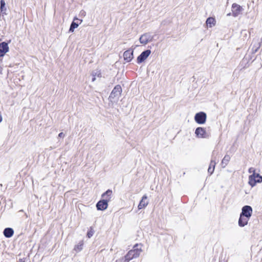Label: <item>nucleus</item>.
Returning <instances> with one entry per match:
<instances>
[{
	"label": "nucleus",
	"instance_id": "a878e982",
	"mask_svg": "<svg viewBox=\"0 0 262 262\" xmlns=\"http://www.w3.org/2000/svg\"><path fill=\"white\" fill-rule=\"evenodd\" d=\"M18 262H25V261L22 260V259H19Z\"/></svg>",
	"mask_w": 262,
	"mask_h": 262
},
{
	"label": "nucleus",
	"instance_id": "6ab92c4d",
	"mask_svg": "<svg viewBox=\"0 0 262 262\" xmlns=\"http://www.w3.org/2000/svg\"><path fill=\"white\" fill-rule=\"evenodd\" d=\"M230 160V157L229 155H225L222 161V165L225 167L228 163Z\"/></svg>",
	"mask_w": 262,
	"mask_h": 262
},
{
	"label": "nucleus",
	"instance_id": "6e6552de",
	"mask_svg": "<svg viewBox=\"0 0 262 262\" xmlns=\"http://www.w3.org/2000/svg\"><path fill=\"white\" fill-rule=\"evenodd\" d=\"M151 51L149 50H147L143 52L137 58V60L138 63H140L144 61L147 58L150 54Z\"/></svg>",
	"mask_w": 262,
	"mask_h": 262
},
{
	"label": "nucleus",
	"instance_id": "7ed1b4c3",
	"mask_svg": "<svg viewBox=\"0 0 262 262\" xmlns=\"http://www.w3.org/2000/svg\"><path fill=\"white\" fill-rule=\"evenodd\" d=\"M139 246L138 244H136L134 246V249L129 251L124 257V262H129L133 258L139 256L142 252V249L141 247L138 248Z\"/></svg>",
	"mask_w": 262,
	"mask_h": 262
},
{
	"label": "nucleus",
	"instance_id": "f8f14e48",
	"mask_svg": "<svg viewBox=\"0 0 262 262\" xmlns=\"http://www.w3.org/2000/svg\"><path fill=\"white\" fill-rule=\"evenodd\" d=\"M78 21H80L79 24H81L82 21V20H79L77 18H74L73 21L71 25L70 28L69 29L70 32H73L74 31V29L78 27Z\"/></svg>",
	"mask_w": 262,
	"mask_h": 262
},
{
	"label": "nucleus",
	"instance_id": "f3484780",
	"mask_svg": "<svg viewBox=\"0 0 262 262\" xmlns=\"http://www.w3.org/2000/svg\"><path fill=\"white\" fill-rule=\"evenodd\" d=\"M206 23V25L209 26V27L211 28L215 26L216 21L214 18L209 17L207 19Z\"/></svg>",
	"mask_w": 262,
	"mask_h": 262
},
{
	"label": "nucleus",
	"instance_id": "5701e85b",
	"mask_svg": "<svg viewBox=\"0 0 262 262\" xmlns=\"http://www.w3.org/2000/svg\"><path fill=\"white\" fill-rule=\"evenodd\" d=\"M65 136V135L63 133L61 132L58 134V137L59 138H64Z\"/></svg>",
	"mask_w": 262,
	"mask_h": 262
},
{
	"label": "nucleus",
	"instance_id": "412c9836",
	"mask_svg": "<svg viewBox=\"0 0 262 262\" xmlns=\"http://www.w3.org/2000/svg\"><path fill=\"white\" fill-rule=\"evenodd\" d=\"M1 12L3 14H6V8L5 7L6 3L4 0H1Z\"/></svg>",
	"mask_w": 262,
	"mask_h": 262
},
{
	"label": "nucleus",
	"instance_id": "20e7f679",
	"mask_svg": "<svg viewBox=\"0 0 262 262\" xmlns=\"http://www.w3.org/2000/svg\"><path fill=\"white\" fill-rule=\"evenodd\" d=\"M195 134L199 138L207 139L210 136V133L206 132V129L202 127H199L196 128Z\"/></svg>",
	"mask_w": 262,
	"mask_h": 262
},
{
	"label": "nucleus",
	"instance_id": "b1692460",
	"mask_svg": "<svg viewBox=\"0 0 262 262\" xmlns=\"http://www.w3.org/2000/svg\"><path fill=\"white\" fill-rule=\"evenodd\" d=\"M3 118L2 116L0 115V123L2 121Z\"/></svg>",
	"mask_w": 262,
	"mask_h": 262
},
{
	"label": "nucleus",
	"instance_id": "4be33fe9",
	"mask_svg": "<svg viewBox=\"0 0 262 262\" xmlns=\"http://www.w3.org/2000/svg\"><path fill=\"white\" fill-rule=\"evenodd\" d=\"M94 231L91 229L88 232V234H87V236L89 238H90L91 237H92L93 236V235L94 234Z\"/></svg>",
	"mask_w": 262,
	"mask_h": 262
},
{
	"label": "nucleus",
	"instance_id": "2eb2a0df",
	"mask_svg": "<svg viewBox=\"0 0 262 262\" xmlns=\"http://www.w3.org/2000/svg\"><path fill=\"white\" fill-rule=\"evenodd\" d=\"M147 197L146 195H144L142 197V200L140 202L138 206L139 210L145 207L148 205V202L147 201Z\"/></svg>",
	"mask_w": 262,
	"mask_h": 262
},
{
	"label": "nucleus",
	"instance_id": "bb28decb",
	"mask_svg": "<svg viewBox=\"0 0 262 262\" xmlns=\"http://www.w3.org/2000/svg\"><path fill=\"white\" fill-rule=\"evenodd\" d=\"M220 262H221V261H220Z\"/></svg>",
	"mask_w": 262,
	"mask_h": 262
},
{
	"label": "nucleus",
	"instance_id": "9b49d317",
	"mask_svg": "<svg viewBox=\"0 0 262 262\" xmlns=\"http://www.w3.org/2000/svg\"><path fill=\"white\" fill-rule=\"evenodd\" d=\"M9 51L8 43L5 42L0 43V57H3Z\"/></svg>",
	"mask_w": 262,
	"mask_h": 262
},
{
	"label": "nucleus",
	"instance_id": "423d86ee",
	"mask_svg": "<svg viewBox=\"0 0 262 262\" xmlns=\"http://www.w3.org/2000/svg\"><path fill=\"white\" fill-rule=\"evenodd\" d=\"M122 88L120 85H117L113 90L109 98L111 99H117L121 95Z\"/></svg>",
	"mask_w": 262,
	"mask_h": 262
},
{
	"label": "nucleus",
	"instance_id": "aec40b11",
	"mask_svg": "<svg viewBox=\"0 0 262 262\" xmlns=\"http://www.w3.org/2000/svg\"><path fill=\"white\" fill-rule=\"evenodd\" d=\"M83 243L82 241L80 242L77 245L74 247V250L77 252L80 251L83 248Z\"/></svg>",
	"mask_w": 262,
	"mask_h": 262
},
{
	"label": "nucleus",
	"instance_id": "dca6fc26",
	"mask_svg": "<svg viewBox=\"0 0 262 262\" xmlns=\"http://www.w3.org/2000/svg\"><path fill=\"white\" fill-rule=\"evenodd\" d=\"M13 233V230L10 228H7L4 231V234L6 237H11Z\"/></svg>",
	"mask_w": 262,
	"mask_h": 262
},
{
	"label": "nucleus",
	"instance_id": "0eeeda50",
	"mask_svg": "<svg viewBox=\"0 0 262 262\" xmlns=\"http://www.w3.org/2000/svg\"><path fill=\"white\" fill-rule=\"evenodd\" d=\"M152 39L153 36H152L149 33H146L140 36L139 41L141 44L145 45L148 42L151 41Z\"/></svg>",
	"mask_w": 262,
	"mask_h": 262
},
{
	"label": "nucleus",
	"instance_id": "1a4fd4ad",
	"mask_svg": "<svg viewBox=\"0 0 262 262\" xmlns=\"http://www.w3.org/2000/svg\"><path fill=\"white\" fill-rule=\"evenodd\" d=\"M252 213V208L250 206H245L242 208V211L241 214L250 218Z\"/></svg>",
	"mask_w": 262,
	"mask_h": 262
},
{
	"label": "nucleus",
	"instance_id": "a211bd4d",
	"mask_svg": "<svg viewBox=\"0 0 262 262\" xmlns=\"http://www.w3.org/2000/svg\"><path fill=\"white\" fill-rule=\"evenodd\" d=\"M215 164L216 163H215V161L211 160L210 163L209 167L208 169V171L209 173H210V174H211L214 171Z\"/></svg>",
	"mask_w": 262,
	"mask_h": 262
},
{
	"label": "nucleus",
	"instance_id": "9d476101",
	"mask_svg": "<svg viewBox=\"0 0 262 262\" xmlns=\"http://www.w3.org/2000/svg\"><path fill=\"white\" fill-rule=\"evenodd\" d=\"M133 53L134 51L132 49L125 51L123 53L124 59L127 62L130 61L134 57Z\"/></svg>",
	"mask_w": 262,
	"mask_h": 262
},
{
	"label": "nucleus",
	"instance_id": "f03ea898",
	"mask_svg": "<svg viewBox=\"0 0 262 262\" xmlns=\"http://www.w3.org/2000/svg\"><path fill=\"white\" fill-rule=\"evenodd\" d=\"M248 172L250 173H252L249 177V185L253 187L257 183H261L262 182V176H260L258 173H255V169L253 167H250Z\"/></svg>",
	"mask_w": 262,
	"mask_h": 262
},
{
	"label": "nucleus",
	"instance_id": "4468645a",
	"mask_svg": "<svg viewBox=\"0 0 262 262\" xmlns=\"http://www.w3.org/2000/svg\"><path fill=\"white\" fill-rule=\"evenodd\" d=\"M249 218L245 216L240 215V217L238 220V225L240 227H244L248 224Z\"/></svg>",
	"mask_w": 262,
	"mask_h": 262
},
{
	"label": "nucleus",
	"instance_id": "f257e3e1",
	"mask_svg": "<svg viewBox=\"0 0 262 262\" xmlns=\"http://www.w3.org/2000/svg\"><path fill=\"white\" fill-rule=\"evenodd\" d=\"M112 194L111 190H107L105 192L103 193L102 197L104 199L99 201L96 204L97 209L99 210H104L108 207V202L111 200V196Z\"/></svg>",
	"mask_w": 262,
	"mask_h": 262
},
{
	"label": "nucleus",
	"instance_id": "ddd939ff",
	"mask_svg": "<svg viewBox=\"0 0 262 262\" xmlns=\"http://www.w3.org/2000/svg\"><path fill=\"white\" fill-rule=\"evenodd\" d=\"M233 15L234 16H237L242 10V8L236 4H233L232 6Z\"/></svg>",
	"mask_w": 262,
	"mask_h": 262
},
{
	"label": "nucleus",
	"instance_id": "393cba45",
	"mask_svg": "<svg viewBox=\"0 0 262 262\" xmlns=\"http://www.w3.org/2000/svg\"><path fill=\"white\" fill-rule=\"evenodd\" d=\"M95 79H96L95 77H94L93 78V79H92V81H94L95 80Z\"/></svg>",
	"mask_w": 262,
	"mask_h": 262
},
{
	"label": "nucleus",
	"instance_id": "39448f33",
	"mask_svg": "<svg viewBox=\"0 0 262 262\" xmlns=\"http://www.w3.org/2000/svg\"><path fill=\"white\" fill-rule=\"evenodd\" d=\"M207 115L203 112L198 113L194 116L195 121L200 124H204L206 121Z\"/></svg>",
	"mask_w": 262,
	"mask_h": 262
}]
</instances>
